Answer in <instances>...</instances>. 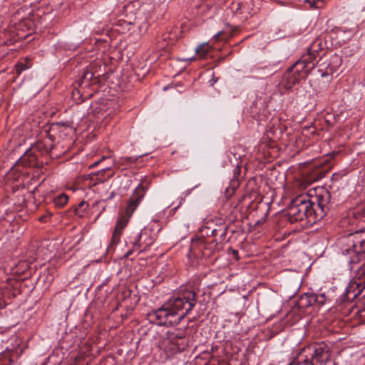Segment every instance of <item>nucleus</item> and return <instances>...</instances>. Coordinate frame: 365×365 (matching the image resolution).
<instances>
[{
    "mask_svg": "<svg viewBox=\"0 0 365 365\" xmlns=\"http://www.w3.org/2000/svg\"><path fill=\"white\" fill-rule=\"evenodd\" d=\"M75 86L74 90L71 93L72 98L76 101L77 103L83 102L86 99H89L92 98L93 92H89L88 91H86L83 88L78 87L76 85Z\"/></svg>",
    "mask_w": 365,
    "mask_h": 365,
    "instance_id": "a211bd4d",
    "label": "nucleus"
},
{
    "mask_svg": "<svg viewBox=\"0 0 365 365\" xmlns=\"http://www.w3.org/2000/svg\"><path fill=\"white\" fill-rule=\"evenodd\" d=\"M34 23L29 19H25L15 24L9 32L10 43L19 40L25 39L33 32Z\"/></svg>",
    "mask_w": 365,
    "mask_h": 365,
    "instance_id": "f8f14e48",
    "label": "nucleus"
},
{
    "mask_svg": "<svg viewBox=\"0 0 365 365\" xmlns=\"http://www.w3.org/2000/svg\"><path fill=\"white\" fill-rule=\"evenodd\" d=\"M120 11V16H124L125 19H120L115 22V26L120 29H115V33H123L125 30H129V26L134 24L135 20V4L129 1L122 6H118Z\"/></svg>",
    "mask_w": 365,
    "mask_h": 365,
    "instance_id": "9d476101",
    "label": "nucleus"
},
{
    "mask_svg": "<svg viewBox=\"0 0 365 365\" xmlns=\"http://www.w3.org/2000/svg\"><path fill=\"white\" fill-rule=\"evenodd\" d=\"M109 359H113V360L114 359H113V357H111V356H110V357H108V358L106 359V361H108V360H109Z\"/></svg>",
    "mask_w": 365,
    "mask_h": 365,
    "instance_id": "58836bf2",
    "label": "nucleus"
},
{
    "mask_svg": "<svg viewBox=\"0 0 365 365\" xmlns=\"http://www.w3.org/2000/svg\"><path fill=\"white\" fill-rule=\"evenodd\" d=\"M153 240L152 239H150V240H149V241H148V242H147V244H146V245H150L153 244Z\"/></svg>",
    "mask_w": 365,
    "mask_h": 365,
    "instance_id": "c9c22d12",
    "label": "nucleus"
},
{
    "mask_svg": "<svg viewBox=\"0 0 365 365\" xmlns=\"http://www.w3.org/2000/svg\"><path fill=\"white\" fill-rule=\"evenodd\" d=\"M130 185V180L128 178H125L124 180V187H128Z\"/></svg>",
    "mask_w": 365,
    "mask_h": 365,
    "instance_id": "c85d7f7f",
    "label": "nucleus"
},
{
    "mask_svg": "<svg viewBox=\"0 0 365 365\" xmlns=\"http://www.w3.org/2000/svg\"><path fill=\"white\" fill-rule=\"evenodd\" d=\"M222 33H218L215 35V38L217 40H222Z\"/></svg>",
    "mask_w": 365,
    "mask_h": 365,
    "instance_id": "7c9ffc66",
    "label": "nucleus"
},
{
    "mask_svg": "<svg viewBox=\"0 0 365 365\" xmlns=\"http://www.w3.org/2000/svg\"><path fill=\"white\" fill-rule=\"evenodd\" d=\"M114 244V230L112 232L111 238H110V246Z\"/></svg>",
    "mask_w": 365,
    "mask_h": 365,
    "instance_id": "2f4dec72",
    "label": "nucleus"
},
{
    "mask_svg": "<svg viewBox=\"0 0 365 365\" xmlns=\"http://www.w3.org/2000/svg\"><path fill=\"white\" fill-rule=\"evenodd\" d=\"M233 254L234 255H237L238 254V252L237 250H233Z\"/></svg>",
    "mask_w": 365,
    "mask_h": 365,
    "instance_id": "e433bc0d",
    "label": "nucleus"
},
{
    "mask_svg": "<svg viewBox=\"0 0 365 365\" xmlns=\"http://www.w3.org/2000/svg\"><path fill=\"white\" fill-rule=\"evenodd\" d=\"M144 194V187L141 185H138L126 204L120 207L118 219L115 222V245H117V241L120 238L123 230L127 226L131 216L143 199Z\"/></svg>",
    "mask_w": 365,
    "mask_h": 365,
    "instance_id": "20e7f679",
    "label": "nucleus"
},
{
    "mask_svg": "<svg viewBox=\"0 0 365 365\" xmlns=\"http://www.w3.org/2000/svg\"><path fill=\"white\" fill-rule=\"evenodd\" d=\"M47 160L41 158L39 155L31 151L29 148L24 154L17 161V165H21L24 167L40 168L43 164H47Z\"/></svg>",
    "mask_w": 365,
    "mask_h": 365,
    "instance_id": "dca6fc26",
    "label": "nucleus"
},
{
    "mask_svg": "<svg viewBox=\"0 0 365 365\" xmlns=\"http://www.w3.org/2000/svg\"><path fill=\"white\" fill-rule=\"evenodd\" d=\"M100 76L101 75L98 73L96 65L91 64L82 73H79L73 85H76L89 92H93V96L98 89Z\"/></svg>",
    "mask_w": 365,
    "mask_h": 365,
    "instance_id": "6e6552de",
    "label": "nucleus"
},
{
    "mask_svg": "<svg viewBox=\"0 0 365 365\" xmlns=\"http://www.w3.org/2000/svg\"><path fill=\"white\" fill-rule=\"evenodd\" d=\"M312 9H321L325 4V0H306Z\"/></svg>",
    "mask_w": 365,
    "mask_h": 365,
    "instance_id": "bb28decb",
    "label": "nucleus"
},
{
    "mask_svg": "<svg viewBox=\"0 0 365 365\" xmlns=\"http://www.w3.org/2000/svg\"><path fill=\"white\" fill-rule=\"evenodd\" d=\"M330 346L324 341L314 342L301 349L289 365H325L331 360Z\"/></svg>",
    "mask_w": 365,
    "mask_h": 365,
    "instance_id": "7ed1b4c3",
    "label": "nucleus"
},
{
    "mask_svg": "<svg viewBox=\"0 0 365 365\" xmlns=\"http://www.w3.org/2000/svg\"><path fill=\"white\" fill-rule=\"evenodd\" d=\"M317 304L319 306L323 305L327 301V297L324 293L317 294Z\"/></svg>",
    "mask_w": 365,
    "mask_h": 365,
    "instance_id": "cd10ccee",
    "label": "nucleus"
},
{
    "mask_svg": "<svg viewBox=\"0 0 365 365\" xmlns=\"http://www.w3.org/2000/svg\"><path fill=\"white\" fill-rule=\"evenodd\" d=\"M342 254L347 257L351 269L362 261L365 263V240L353 242L351 247L342 250Z\"/></svg>",
    "mask_w": 365,
    "mask_h": 365,
    "instance_id": "1a4fd4ad",
    "label": "nucleus"
},
{
    "mask_svg": "<svg viewBox=\"0 0 365 365\" xmlns=\"http://www.w3.org/2000/svg\"><path fill=\"white\" fill-rule=\"evenodd\" d=\"M101 161H96L94 163H93L92 165H90V168H93L95 167L96 165H97L98 164L100 163Z\"/></svg>",
    "mask_w": 365,
    "mask_h": 365,
    "instance_id": "72a5a7b5",
    "label": "nucleus"
},
{
    "mask_svg": "<svg viewBox=\"0 0 365 365\" xmlns=\"http://www.w3.org/2000/svg\"><path fill=\"white\" fill-rule=\"evenodd\" d=\"M8 282L9 284V287H11V289L12 290V292L15 294V297L17 295L22 294L24 292V289L27 287L25 279L19 281L9 279Z\"/></svg>",
    "mask_w": 365,
    "mask_h": 365,
    "instance_id": "aec40b11",
    "label": "nucleus"
},
{
    "mask_svg": "<svg viewBox=\"0 0 365 365\" xmlns=\"http://www.w3.org/2000/svg\"><path fill=\"white\" fill-rule=\"evenodd\" d=\"M88 207V203L83 200L79 202L77 206L73 207V212L76 215L80 217H83L84 212L87 210Z\"/></svg>",
    "mask_w": 365,
    "mask_h": 365,
    "instance_id": "393cba45",
    "label": "nucleus"
},
{
    "mask_svg": "<svg viewBox=\"0 0 365 365\" xmlns=\"http://www.w3.org/2000/svg\"><path fill=\"white\" fill-rule=\"evenodd\" d=\"M166 342L171 346L170 349L174 352H180L185 349L187 346V340L182 331L178 330L174 332L168 331Z\"/></svg>",
    "mask_w": 365,
    "mask_h": 365,
    "instance_id": "4468645a",
    "label": "nucleus"
},
{
    "mask_svg": "<svg viewBox=\"0 0 365 365\" xmlns=\"http://www.w3.org/2000/svg\"><path fill=\"white\" fill-rule=\"evenodd\" d=\"M337 155L338 153H331L323 158L314 160L306 174L305 181L308 184H312L324 178L332 168V160Z\"/></svg>",
    "mask_w": 365,
    "mask_h": 365,
    "instance_id": "0eeeda50",
    "label": "nucleus"
},
{
    "mask_svg": "<svg viewBox=\"0 0 365 365\" xmlns=\"http://www.w3.org/2000/svg\"><path fill=\"white\" fill-rule=\"evenodd\" d=\"M31 61L29 58H24L22 61H19L15 66V71L17 76L21 75V73L29 68L31 67Z\"/></svg>",
    "mask_w": 365,
    "mask_h": 365,
    "instance_id": "5701e85b",
    "label": "nucleus"
},
{
    "mask_svg": "<svg viewBox=\"0 0 365 365\" xmlns=\"http://www.w3.org/2000/svg\"><path fill=\"white\" fill-rule=\"evenodd\" d=\"M68 199L69 197L67 195L61 193L54 197L53 202L56 207L61 208L67 204Z\"/></svg>",
    "mask_w": 365,
    "mask_h": 365,
    "instance_id": "b1692460",
    "label": "nucleus"
},
{
    "mask_svg": "<svg viewBox=\"0 0 365 365\" xmlns=\"http://www.w3.org/2000/svg\"><path fill=\"white\" fill-rule=\"evenodd\" d=\"M44 130L50 141L55 143L58 138H63L66 136L69 133V131H71V128L66 123H55L51 125H46L44 127Z\"/></svg>",
    "mask_w": 365,
    "mask_h": 365,
    "instance_id": "ddd939ff",
    "label": "nucleus"
},
{
    "mask_svg": "<svg viewBox=\"0 0 365 365\" xmlns=\"http://www.w3.org/2000/svg\"><path fill=\"white\" fill-rule=\"evenodd\" d=\"M309 200V196L299 195L295 197L289 205L287 210V215L291 222L302 221L304 218L309 224L317 222Z\"/></svg>",
    "mask_w": 365,
    "mask_h": 365,
    "instance_id": "39448f33",
    "label": "nucleus"
},
{
    "mask_svg": "<svg viewBox=\"0 0 365 365\" xmlns=\"http://www.w3.org/2000/svg\"><path fill=\"white\" fill-rule=\"evenodd\" d=\"M212 50V47L208 43H202L195 48V54L199 59H206Z\"/></svg>",
    "mask_w": 365,
    "mask_h": 365,
    "instance_id": "6ab92c4d",
    "label": "nucleus"
},
{
    "mask_svg": "<svg viewBox=\"0 0 365 365\" xmlns=\"http://www.w3.org/2000/svg\"><path fill=\"white\" fill-rule=\"evenodd\" d=\"M131 292L126 287L118 286L117 289H115V300H124L127 297H130Z\"/></svg>",
    "mask_w": 365,
    "mask_h": 365,
    "instance_id": "4be33fe9",
    "label": "nucleus"
},
{
    "mask_svg": "<svg viewBox=\"0 0 365 365\" xmlns=\"http://www.w3.org/2000/svg\"><path fill=\"white\" fill-rule=\"evenodd\" d=\"M309 200L312 209V212H313L317 222L323 219L328 210L329 193L322 190V193L317 194L315 196H309Z\"/></svg>",
    "mask_w": 365,
    "mask_h": 365,
    "instance_id": "9b49d317",
    "label": "nucleus"
},
{
    "mask_svg": "<svg viewBox=\"0 0 365 365\" xmlns=\"http://www.w3.org/2000/svg\"><path fill=\"white\" fill-rule=\"evenodd\" d=\"M106 159H107V158H103L101 159V161L105 160Z\"/></svg>",
    "mask_w": 365,
    "mask_h": 365,
    "instance_id": "ea45409f",
    "label": "nucleus"
},
{
    "mask_svg": "<svg viewBox=\"0 0 365 365\" xmlns=\"http://www.w3.org/2000/svg\"><path fill=\"white\" fill-rule=\"evenodd\" d=\"M322 51V41L321 39H316L308 48L307 53L287 69L281 84L286 89H290L300 80L307 78L318 63L317 57Z\"/></svg>",
    "mask_w": 365,
    "mask_h": 365,
    "instance_id": "f03ea898",
    "label": "nucleus"
},
{
    "mask_svg": "<svg viewBox=\"0 0 365 365\" xmlns=\"http://www.w3.org/2000/svg\"><path fill=\"white\" fill-rule=\"evenodd\" d=\"M145 237H146V234L145 233H141L140 234V237H139L140 242H142V240H143V238H145Z\"/></svg>",
    "mask_w": 365,
    "mask_h": 365,
    "instance_id": "473e14b6",
    "label": "nucleus"
},
{
    "mask_svg": "<svg viewBox=\"0 0 365 365\" xmlns=\"http://www.w3.org/2000/svg\"><path fill=\"white\" fill-rule=\"evenodd\" d=\"M15 297V294L12 292L9 284L7 282V284L2 287L0 289V309H4L8 304V300Z\"/></svg>",
    "mask_w": 365,
    "mask_h": 365,
    "instance_id": "f3484780",
    "label": "nucleus"
},
{
    "mask_svg": "<svg viewBox=\"0 0 365 365\" xmlns=\"http://www.w3.org/2000/svg\"><path fill=\"white\" fill-rule=\"evenodd\" d=\"M360 316L365 321V307L360 310Z\"/></svg>",
    "mask_w": 365,
    "mask_h": 365,
    "instance_id": "c756f323",
    "label": "nucleus"
},
{
    "mask_svg": "<svg viewBox=\"0 0 365 365\" xmlns=\"http://www.w3.org/2000/svg\"><path fill=\"white\" fill-rule=\"evenodd\" d=\"M45 219H46V217H45V216H41V217H39V219H38V220H39V221H41V222H45V221H46V220H45Z\"/></svg>",
    "mask_w": 365,
    "mask_h": 365,
    "instance_id": "f704fd0d",
    "label": "nucleus"
},
{
    "mask_svg": "<svg viewBox=\"0 0 365 365\" xmlns=\"http://www.w3.org/2000/svg\"><path fill=\"white\" fill-rule=\"evenodd\" d=\"M351 270L356 272V274L341 295L342 302L353 301L365 289V262L359 266L355 265Z\"/></svg>",
    "mask_w": 365,
    "mask_h": 365,
    "instance_id": "423d86ee",
    "label": "nucleus"
},
{
    "mask_svg": "<svg viewBox=\"0 0 365 365\" xmlns=\"http://www.w3.org/2000/svg\"><path fill=\"white\" fill-rule=\"evenodd\" d=\"M196 58H192L190 60H195Z\"/></svg>",
    "mask_w": 365,
    "mask_h": 365,
    "instance_id": "a19ab883",
    "label": "nucleus"
},
{
    "mask_svg": "<svg viewBox=\"0 0 365 365\" xmlns=\"http://www.w3.org/2000/svg\"><path fill=\"white\" fill-rule=\"evenodd\" d=\"M29 148L31 149V151L39 155L41 158L48 161V156L51 157L53 155L55 143L50 141L49 138H47L46 139L36 141Z\"/></svg>",
    "mask_w": 365,
    "mask_h": 365,
    "instance_id": "2eb2a0df",
    "label": "nucleus"
},
{
    "mask_svg": "<svg viewBox=\"0 0 365 365\" xmlns=\"http://www.w3.org/2000/svg\"><path fill=\"white\" fill-rule=\"evenodd\" d=\"M196 301V293L193 290H180L160 307L150 312L147 319L158 326L178 325L193 309Z\"/></svg>",
    "mask_w": 365,
    "mask_h": 365,
    "instance_id": "f257e3e1",
    "label": "nucleus"
},
{
    "mask_svg": "<svg viewBox=\"0 0 365 365\" xmlns=\"http://www.w3.org/2000/svg\"><path fill=\"white\" fill-rule=\"evenodd\" d=\"M114 196V192H110V197H113Z\"/></svg>",
    "mask_w": 365,
    "mask_h": 365,
    "instance_id": "4c0bfd02",
    "label": "nucleus"
},
{
    "mask_svg": "<svg viewBox=\"0 0 365 365\" xmlns=\"http://www.w3.org/2000/svg\"><path fill=\"white\" fill-rule=\"evenodd\" d=\"M317 304V294H304L299 300V306L302 307H307Z\"/></svg>",
    "mask_w": 365,
    "mask_h": 365,
    "instance_id": "412c9836",
    "label": "nucleus"
},
{
    "mask_svg": "<svg viewBox=\"0 0 365 365\" xmlns=\"http://www.w3.org/2000/svg\"><path fill=\"white\" fill-rule=\"evenodd\" d=\"M98 175L100 180H106L114 175V170L110 167H103L101 170L98 172Z\"/></svg>",
    "mask_w": 365,
    "mask_h": 365,
    "instance_id": "a878e982",
    "label": "nucleus"
}]
</instances>
